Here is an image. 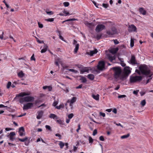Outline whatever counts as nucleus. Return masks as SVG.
I'll return each instance as SVG.
<instances>
[{
    "label": "nucleus",
    "instance_id": "20e7f679",
    "mask_svg": "<svg viewBox=\"0 0 153 153\" xmlns=\"http://www.w3.org/2000/svg\"><path fill=\"white\" fill-rule=\"evenodd\" d=\"M132 69L128 66H126L124 68L123 73V76L122 77V78H124L126 79L128 75L131 73Z\"/></svg>",
    "mask_w": 153,
    "mask_h": 153
},
{
    "label": "nucleus",
    "instance_id": "c756f323",
    "mask_svg": "<svg viewBox=\"0 0 153 153\" xmlns=\"http://www.w3.org/2000/svg\"><path fill=\"white\" fill-rule=\"evenodd\" d=\"M129 136L130 134H128L126 135H125L121 136L120 138L121 139H124L128 137Z\"/></svg>",
    "mask_w": 153,
    "mask_h": 153
},
{
    "label": "nucleus",
    "instance_id": "423d86ee",
    "mask_svg": "<svg viewBox=\"0 0 153 153\" xmlns=\"http://www.w3.org/2000/svg\"><path fill=\"white\" fill-rule=\"evenodd\" d=\"M105 26L103 24H99L97 26L95 30L97 32H99L102 30L105 29Z\"/></svg>",
    "mask_w": 153,
    "mask_h": 153
},
{
    "label": "nucleus",
    "instance_id": "a211bd4d",
    "mask_svg": "<svg viewBox=\"0 0 153 153\" xmlns=\"http://www.w3.org/2000/svg\"><path fill=\"white\" fill-rule=\"evenodd\" d=\"M131 63L132 64H135L136 63L135 58L134 56H132L130 60Z\"/></svg>",
    "mask_w": 153,
    "mask_h": 153
},
{
    "label": "nucleus",
    "instance_id": "a18cd8bd",
    "mask_svg": "<svg viewBox=\"0 0 153 153\" xmlns=\"http://www.w3.org/2000/svg\"><path fill=\"white\" fill-rule=\"evenodd\" d=\"M139 91V90H134L133 92V93L135 95H137Z\"/></svg>",
    "mask_w": 153,
    "mask_h": 153
},
{
    "label": "nucleus",
    "instance_id": "a19ab883",
    "mask_svg": "<svg viewBox=\"0 0 153 153\" xmlns=\"http://www.w3.org/2000/svg\"><path fill=\"white\" fill-rule=\"evenodd\" d=\"M63 4L65 7H67L69 5V3L68 2H65L63 3Z\"/></svg>",
    "mask_w": 153,
    "mask_h": 153
},
{
    "label": "nucleus",
    "instance_id": "dca6fc26",
    "mask_svg": "<svg viewBox=\"0 0 153 153\" xmlns=\"http://www.w3.org/2000/svg\"><path fill=\"white\" fill-rule=\"evenodd\" d=\"M111 30L112 31V33H110V31L107 32V33L110 36H111L117 33V30L115 28H113Z\"/></svg>",
    "mask_w": 153,
    "mask_h": 153
},
{
    "label": "nucleus",
    "instance_id": "4c0bfd02",
    "mask_svg": "<svg viewBox=\"0 0 153 153\" xmlns=\"http://www.w3.org/2000/svg\"><path fill=\"white\" fill-rule=\"evenodd\" d=\"M68 70L70 71H71L72 72H73L75 74H76L78 72V71H77L74 70V69H68Z\"/></svg>",
    "mask_w": 153,
    "mask_h": 153
},
{
    "label": "nucleus",
    "instance_id": "79ce46f5",
    "mask_svg": "<svg viewBox=\"0 0 153 153\" xmlns=\"http://www.w3.org/2000/svg\"><path fill=\"white\" fill-rule=\"evenodd\" d=\"M100 115L102 116L103 117H105V113L100 112L99 113Z\"/></svg>",
    "mask_w": 153,
    "mask_h": 153
},
{
    "label": "nucleus",
    "instance_id": "13d9d810",
    "mask_svg": "<svg viewBox=\"0 0 153 153\" xmlns=\"http://www.w3.org/2000/svg\"><path fill=\"white\" fill-rule=\"evenodd\" d=\"M48 90L49 91H51L52 89V87L50 86H48Z\"/></svg>",
    "mask_w": 153,
    "mask_h": 153
},
{
    "label": "nucleus",
    "instance_id": "1a4fd4ad",
    "mask_svg": "<svg viewBox=\"0 0 153 153\" xmlns=\"http://www.w3.org/2000/svg\"><path fill=\"white\" fill-rule=\"evenodd\" d=\"M76 97H73L71 100H68L67 101V102L69 103V105L70 106H72L73 104L76 102Z\"/></svg>",
    "mask_w": 153,
    "mask_h": 153
},
{
    "label": "nucleus",
    "instance_id": "473e14b6",
    "mask_svg": "<svg viewBox=\"0 0 153 153\" xmlns=\"http://www.w3.org/2000/svg\"><path fill=\"white\" fill-rule=\"evenodd\" d=\"M63 13H64V14L65 15L64 16H67L68 15H71V14H70L68 12V11H67L65 10H64L63 11Z\"/></svg>",
    "mask_w": 153,
    "mask_h": 153
},
{
    "label": "nucleus",
    "instance_id": "2eb2a0df",
    "mask_svg": "<svg viewBox=\"0 0 153 153\" xmlns=\"http://www.w3.org/2000/svg\"><path fill=\"white\" fill-rule=\"evenodd\" d=\"M118 48H111L109 49V52L112 54H114L117 52L118 50Z\"/></svg>",
    "mask_w": 153,
    "mask_h": 153
},
{
    "label": "nucleus",
    "instance_id": "de8ad7c7",
    "mask_svg": "<svg viewBox=\"0 0 153 153\" xmlns=\"http://www.w3.org/2000/svg\"><path fill=\"white\" fill-rule=\"evenodd\" d=\"M109 6V5L108 4H102V6L105 8H107Z\"/></svg>",
    "mask_w": 153,
    "mask_h": 153
},
{
    "label": "nucleus",
    "instance_id": "a878e982",
    "mask_svg": "<svg viewBox=\"0 0 153 153\" xmlns=\"http://www.w3.org/2000/svg\"><path fill=\"white\" fill-rule=\"evenodd\" d=\"M18 75L20 77H23L25 76V74L22 71H20L18 73Z\"/></svg>",
    "mask_w": 153,
    "mask_h": 153
},
{
    "label": "nucleus",
    "instance_id": "9d476101",
    "mask_svg": "<svg viewBox=\"0 0 153 153\" xmlns=\"http://www.w3.org/2000/svg\"><path fill=\"white\" fill-rule=\"evenodd\" d=\"M105 67V63L103 61L100 62L97 65V68L98 70H102Z\"/></svg>",
    "mask_w": 153,
    "mask_h": 153
},
{
    "label": "nucleus",
    "instance_id": "49530a36",
    "mask_svg": "<svg viewBox=\"0 0 153 153\" xmlns=\"http://www.w3.org/2000/svg\"><path fill=\"white\" fill-rule=\"evenodd\" d=\"M30 60H34V61H35V60L36 59H35V58L34 57V54H33V55H32V56L31 57Z\"/></svg>",
    "mask_w": 153,
    "mask_h": 153
},
{
    "label": "nucleus",
    "instance_id": "39448f33",
    "mask_svg": "<svg viewBox=\"0 0 153 153\" xmlns=\"http://www.w3.org/2000/svg\"><path fill=\"white\" fill-rule=\"evenodd\" d=\"M142 79L141 76H131L130 77V82L131 83H134L141 80Z\"/></svg>",
    "mask_w": 153,
    "mask_h": 153
},
{
    "label": "nucleus",
    "instance_id": "ddd939ff",
    "mask_svg": "<svg viewBox=\"0 0 153 153\" xmlns=\"http://www.w3.org/2000/svg\"><path fill=\"white\" fill-rule=\"evenodd\" d=\"M106 58L108 59L111 62L115 59V56H112L111 54H108L106 55Z\"/></svg>",
    "mask_w": 153,
    "mask_h": 153
},
{
    "label": "nucleus",
    "instance_id": "393cba45",
    "mask_svg": "<svg viewBox=\"0 0 153 153\" xmlns=\"http://www.w3.org/2000/svg\"><path fill=\"white\" fill-rule=\"evenodd\" d=\"M28 139V137H25L23 139L18 138L19 140L22 142H25L27 141Z\"/></svg>",
    "mask_w": 153,
    "mask_h": 153
},
{
    "label": "nucleus",
    "instance_id": "5fc2aeb1",
    "mask_svg": "<svg viewBox=\"0 0 153 153\" xmlns=\"http://www.w3.org/2000/svg\"><path fill=\"white\" fill-rule=\"evenodd\" d=\"M55 136L59 137L60 139H61V135L57 133L55 134Z\"/></svg>",
    "mask_w": 153,
    "mask_h": 153
},
{
    "label": "nucleus",
    "instance_id": "412c9836",
    "mask_svg": "<svg viewBox=\"0 0 153 153\" xmlns=\"http://www.w3.org/2000/svg\"><path fill=\"white\" fill-rule=\"evenodd\" d=\"M43 114L42 111H41L38 112V115L37 116L36 118L37 119H39L42 117Z\"/></svg>",
    "mask_w": 153,
    "mask_h": 153
},
{
    "label": "nucleus",
    "instance_id": "7ed1b4c3",
    "mask_svg": "<svg viewBox=\"0 0 153 153\" xmlns=\"http://www.w3.org/2000/svg\"><path fill=\"white\" fill-rule=\"evenodd\" d=\"M114 71V76L115 78L118 80L121 79L124 80V78H122V77L123 76V73H122V71L120 67H115L113 68Z\"/></svg>",
    "mask_w": 153,
    "mask_h": 153
},
{
    "label": "nucleus",
    "instance_id": "bf43d9fd",
    "mask_svg": "<svg viewBox=\"0 0 153 153\" xmlns=\"http://www.w3.org/2000/svg\"><path fill=\"white\" fill-rule=\"evenodd\" d=\"M114 41L115 44L117 45L119 43V42L117 40H114Z\"/></svg>",
    "mask_w": 153,
    "mask_h": 153
},
{
    "label": "nucleus",
    "instance_id": "680f3d73",
    "mask_svg": "<svg viewBox=\"0 0 153 153\" xmlns=\"http://www.w3.org/2000/svg\"><path fill=\"white\" fill-rule=\"evenodd\" d=\"M82 85L81 84L80 85L76 87V89H79V88H81L82 87Z\"/></svg>",
    "mask_w": 153,
    "mask_h": 153
},
{
    "label": "nucleus",
    "instance_id": "aec40b11",
    "mask_svg": "<svg viewBox=\"0 0 153 153\" xmlns=\"http://www.w3.org/2000/svg\"><path fill=\"white\" fill-rule=\"evenodd\" d=\"M139 11L140 13L143 15H145L146 14V11L142 7L139 8Z\"/></svg>",
    "mask_w": 153,
    "mask_h": 153
},
{
    "label": "nucleus",
    "instance_id": "7c9ffc66",
    "mask_svg": "<svg viewBox=\"0 0 153 153\" xmlns=\"http://www.w3.org/2000/svg\"><path fill=\"white\" fill-rule=\"evenodd\" d=\"M57 122L60 125H63L64 124V121L61 120H56Z\"/></svg>",
    "mask_w": 153,
    "mask_h": 153
},
{
    "label": "nucleus",
    "instance_id": "052dcab7",
    "mask_svg": "<svg viewBox=\"0 0 153 153\" xmlns=\"http://www.w3.org/2000/svg\"><path fill=\"white\" fill-rule=\"evenodd\" d=\"M120 64L123 67H124L126 66V64L124 63L123 62H121L120 63Z\"/></svg>",
    "mask_w": 153,
    "mask_h": 153
},
{
    "label": "nucleus",
    "instance_id": "0e129e2a",
    "mask_svg": "<svg viewBox=\"0 0 153 153\" xmlns=\"http://www.w3.org/2000/svg\"><path fill=\"white\" fill-rule=\"evenodd\" d=\"M26 114V113H24L23 114H21L20 115L18 116H17V117H22L23 116L25 115Z\"/></svg>",
    "mask_w": 153,
    "mask_h": 153
},
{
    "label": "nucleus",
    "instance_id": "6e6d98bb",
    "mask_svg": "<svg viewBox=\"0 0 153 153\" xmlns=\"http://www.w3.org/2000/svg\"><path fill=\"white\" fill-rule=\"evenodd\" d=\"M5 130L6 131H10V130H13V128H5Z\"/></svg>",
    "mask_w": 153,
    "mask_h": 153
},
{
    "label": "nucleus",
    "instance_id": "c9c22d12",
    "mask_svg": "<svg viewBox=\"0 0 153 153\" xmlns=\"http://www.w3.org/2000/svg\"><path fill=\"white\" fill-rule=\"evenodd\" d=\"M140 104L142 106H144L146 104V101L145 100H142Z\"/></svg>",
    "mask_w": 153,
    "mask_h": 153
},
{
    "label": "nucleus",
    "instance_id": "864d4df0",
    "mask_svg": "<svg viewBox=\"0 0 153 153\" xmlns=\"http://www.w3.org/2000/svg\"><path fill=\"white\" fill-rule=\"evenodd\" d=\"M100 140L102 141H104L105 140L103 137L102 136L100 137Z\"/></svg>",
    "mask_w": 153,
    "mask_h": 153
},
{
    "label": "nucleus",
    "instance_id": "774afa93",
    "mask_svg": "<svg viewBox=\"0 0 153 153\" xmlns=\"http://www.w3.org/2000/svg\"><path fill=\"white\" fill-rule=\"evenodd\" d=\"M3 34L4 33L2 32V34L1 36H0V39H2L3 38Z\"/></svg>",
    "mask_w": 153,
    "mask_h": 153
},
{
    "label": "nucleus",
    "instance_id": "5701e85b",
    "mask_svg": "<svg viewBox=\"0 0 153 153\" xmlns=\"http://www.w3.org/2000/svg\"><path fill=\"white\" fill-rule=\"evenodd\" d=\"M92 97L95 100H99V95L97 94L95 95L94 94H92Z\"/></svg>",
    "mask_w": 153,
    "mask_h": 153
},
{
    "label": "nucleus",
    "instance_id": "f8f14e48",
    "mask_svg": "<svg viewBox=\"0 0 153 153\" xmlns=\"http://www.w3.org/2000/svg\"><path fill=\"white\" fill-rule=\"evenodd\" d=\"M97 49H95L93 51H90V52H86L85 54L90 55L91 56H92L94 54L97 53Z\"/></svg>",
    "mask_w": 153,
    "mask_h": 153
},
{
    "label": "nucleus",
    "instance_id": "4d7b16f0",
    "mask_svg": "<svg viewBox=\"0 0 153 153\" xmlns=\"http://www.w3.org/2000/svg\"><path fill=\"white\" fill-rule=\"evenodd\" d=\"M81 128H80V125L79 124L78 125V128H77V129L76 130V131L77 132H79V130H80Z\"/></svg>",
    "mask_w": 153,
    "mask_h": 153
},
{
    "label": "nucleus",
    "instance_id": "2f4dec72",
    "mask_svg": "<svg viewBox=\"0 0 153 153\" xmlns=\"http://www.w3.org/2000/svg\"><path fill=\"white\" fill-rule=\"evenodd\" d=\"M79 47V45L78 44H77L76 45L75 48L74 50V52L75 53H76L77 52V51L78 50Z\"/></svg>",
    "mask_w": 153,
    "mask_h": 153
},
{
    "label": "nucleus",
    "instance_id": "c85d7f7f",
    "mask_svg": "<svg viewBox=\"0 0 153 153\" xmlns=\"http://www.w3.org/2000/svg\"><path fill=\"white\" fill-rule=\"evenodd\" d=\"M64 107V105L63 104H60L58 106H56L55 108L58 109H60L61 108H63Z\"/></svg>",
    "mask_w": 153,
    "mask_h": 153
},
{
    "label": "nucleus",
    "instance_id": "69168bd1",
    "mask_svg": "<svg viewBox=\"0 0 153 153\" xmlns=\"http://www.w3.org/2000/svg\"><path fill=\"white\" fill-rule=\"evenodd\" d=\"M115 123L116 124V125H117V126H120L122 128L123 127V126L120 123Z\"/></svg>",
    "mask_w": 153,
    "mask_h": 153
},
{
    "label": "nucleus",
    "instance_id": "8fccbe9b",
    "mask_svg": "<svg viewBox=\"0 0 153 153\" xmlns=\"http://www.w3.org/2000/svg\"><path fill=\"white\" fill-rule=\"evenodd\" d=\"M126 95H119L118 96V98H124V97H126Z\"/></svg>",
    "mask_w": 153,
    "mask_h": 153
},
{
    "label": "nucleus",
    "instance_id": "f03ea898",
    "mask_svg": "<svg viewBox=\"0 0 153 153\" xmlns=\"http://www.w3.org/2000/svg\"><path fill=\"white\" fill-rule=\"evenodd\" d=\"M139 69L142 74L146 75H148L149 77H151L152 75V73L151 72L149 68L146 65H140L139 67Z\"/></svg>",
    "mask_w": 153,
    "mask_h": 153
},
{
    "label": "nucleus",
    "instance_id": "f704fd0d",
    "mask_svg": "<svg viewBox=\"0 0 153 153\" xmlns=\"http://www.w3.org/2000/svg\"><path fill=\"white\" fill-rule=\"evenodd\" d=\"M130 45L131 47H132L134 45V40L132 38L131 39Z\"/></svg>",
    "mask_w": 153,
    "mask_h": 153
},
{
    "label": "nucleus",
    "instance_id": "cd10ccee",
    "mask_svg": "<svg viewBox=\"0 0 153 153\" xmlns=\"http://www.w3.org/2000/svg\"><path fill=\"white\" fill-rule=\"evenodd\" d=\"M59 145L60 146L61 149H62L65 146V144L62 142L60 141H59Z\"/></svg>",
    "mask_w": 153,
    "mask_h": 153
},
{
    "label": "nucleus",
    "instance_id": "bb28decb",
    "mask_svg": "<svg viewBox=\"0 0 153 153\" xmlns=\"http://www.w3.org/2000/svg\"><path fill=\"white\" fill-rule=\"evenodd\" d=\"M88 78L91 80L94 79V76L92 74H89L88 75Z\"/></svg>",
    "mask_w": 153,
    "mask_h": 153
},
{
    "label": "nucleus",
    "instance_id": "58836bf2",
    "mask_svg": "<svg viewBox=\"0 0 153 153\" xmlns=\"http://www.w3.org/2000/svg\"><path fill=\"white\" fill-rule=\"evenodd\" d=\"M74 116V114L73 113L69 114L68 115V117L69 119H71Z\"/></svg>",
    "mask_w": 153,
    "mask_h": 153
},
{
    "label": "nucleus",
    "instance_id": "3c124183",
    "mask_svg": "<svg viewBox=\"0 0 153 153\" xmlns=\"http://www.w3.org/2000/svg\"><path fill=\"white\" fill-rule=\"evenodd\" d=\"M39 27V28H42L43 27V25L42 24L40 23L39 22H38Z\"/></svg>",
    "mask_w": 153,
    "mask_h": 153
},
{
    "label": "nucleus",
    "instance_id": "c03bdc74",
    "mask_svg": "<svg viewBox=\"0 0 153 153\" xmlns=\"http://www.w3.org/2000/svg\"><path fill=\"white\" fill-rule=\"evenodd\" d=\"M89 143H92L93 141V139L91 137H89Z\"/></svg>",
    "mask_w": 153,
    "mask_h": 153
},
{
    "label": "nucleus",
    "instance_id": "6e6552de",
    "mask_svg": "<svg viewBox=\"0 0 153 153\" xmlns=\"http://www.w3.org/2000/svg\"><path fill=\"white\" fill-rule=\"evenodd\" d=\"M33 104L32 103H28L24 105L23 107V110H27L33 107Z\"/></svg>",
    "mask_w": 153,
    "mask_h": 153
},
{
    "label": "nucleus",
    "instance_id": "37998d69",
    "mask_svg": "<svg viewBox=\"0 0 153 153\" xmlns=\"http://www.w3.org/2000/svg\"><path fill=\"white\" fill-rule=\"evenodd\" d=\"M58 104V102L57 101H54L53 104H52V105L54 107L56 106V105H57Z\"/></svg>",
    "mask_w": 153,
    "mask_h": 153
},
{
    "label": "nucleus",
    "instance_id": "4be33fe9",
    "mask_svg": "<svg viewBox=\"0 0 153 153\" xmlns=\"http://www.w3.org/2000/svg\"><path fill=\"white\" fill-rule=\"evenodd\" d=\"M48 48V47L46 45H45L43 48L42 49L41 51V53H44L47 50Z\"/></svg>",
    "mask_w": 153,
    "mask_h": 153
},
{
    "label": "nucleus",
    "instance_id": "e433bc0d",
    "mask_svg": "<svg viewBox=\"0 0 153 153\" xmlns=\"http://www.w3.org/2000/svg\"><path fill=\"white\" fill-rule=\"evenodd\" d=\"M45 12L47 14L49 15H52L54 14V12L52 11H48L46 10Z\"/></svg>",
    "mask_w": 153,
    "mask_h": 153
},
{
    "label": "nucleus",
    "instance_id": "338daca9",
    "mask_svg": "<svg viewBox=\"0 0 153 153\" xmlns=\"http://www.w3.org/2000/svg\"><path fill=\"white\" fill-rule=\"evenodd\" d=\"M113 112L114 113L116 114L117 113V110L116 108H114L113 110Z\"/></svg>",
    "mask_w": 153,
    "mask_h": 153
},
{
    "label": "nucleus",
    "instance_id": "e2e57ef3",
    "mask_svg": "<svg viewBox=\"0 0 153 153\" xmlns=\"http://www.w3.org/2000/svg\"><path fill=\"white\" fill-rule=\"evenodd\" d=\"M82 81L83 82H86V79L85 78H83L82 79Z\"/></svg>",
    "mask_w": 153,
    "mask_h": 153
},
{
    "label": "nucleus",
    "instance_id": "ea45409f",
    "mask_svg": "<svg viewBox=\"0 0 153 153\" xmlns=\"http://www.w3.org/2000/svg\"><path fill=\"white\" fill-rule=\"evenodd\" d=\"M11 82H9L7 85V88H9L11 86Z\"/></svg>",
    "mask_w": 153,
    "mask_h": 153
},
{
    "label": "nucleus",
    "instance_id": "f257e3e1",
    "mask_svg": "<svg viewBox=\"0 0 153 153\" xmlns=\"http://www.w3.org/2000/svg\"><path fill=\"white\" fill-rule=\"evenodd\" d=\"M31 94V92L29 91L21 92L17 95L18 97H22L20 99L19 101L21 103L24 102H32L34 100L33 97L29 96Z\"/></svg>",
    "mask_w": 153,
    "mask_h": 153
},
{
    "label": "nucleus",
    "instance_id": "b1692460",
    "mask_svg": "<svg viewBox=\"0 0 153 153\" xmlns=\"http://www.w3.org/2000/svg\"><path fill=\"white\" fill-rule=\"evenodd\" d=\"M49 117L51 118H53V119H58V117L57 116L53 114H50L49 116Z\"/></svg>",
    "mask_w": 153,
    "mask_h": 153
},
{
    "label": "nucleus",
    "instance_id": "f3484780",
    "mask_svg": "<svg viewBox=\"0 0 153 153\" xmlns=\"http://www.w3.org/2000/svg\"><path fill=\"white\" fill-rule=\"evenodd\" d=\"M89 71V68L87 67H85L80 70V72L81 74H83L84 72H88Z\"/></svg>",
    "mask_w": 153,
    "mask_h": 153
},
{
    "label": "nucleus",
    "instance_id": "72a5a7b5",
    "mask_svg": "<svg viewBox=\"0 0 153 153\" xmlns=\"http://www.w3.org/2000/svg\"><path fill=\"white\" fill-rule=\"evenodd\" d=\"M45 21L48 22H53L54 20V19L53 18H49L48 19H45Z\"/></svg>",
    "mask_w": 153,
    "mask_h": 153
},
{
    "label": "nucleus",
    "instance_id": "09e8293b",
    "mask_svg": "<svg viewBox=\"0 0 153 153\" xmlns=\"http://www.w3.org/2000/svg\"><path fill=\"white\" fill-rule=\"evenodd\" d=\"M97 133V129H95L93 132V135L94 136H95Z\"/></svg>",
    "mask_w": 153,
    "mask_h": 153
},
{
    "label": "nucleus",
    "instance_id": "9b49d317",
    "mask_svg": "<svg viewBox=\"0 0 153 153\" xmlns=\"http://www.w3.org/2000/svg\"><path fill=\"white\" fill-rule=\"evenodd\" d=\"M19 135L21 136L25 135V133L24 128L23 127L20 128L19 129Z\"/></svg>",
    "mask_w": 153,
    "mask_h": 153
},
{
    "label": "nucleus",
    "instance_id": "4468645a",
    "mask_svg": "<svg viewBox=\"0 0 153 153\" xmlns=\"http://www.w3.org/2000/svg\"><path fill=\"white\" fill-rule=\"evenodd\" d=\"M16 135L15 133L14 132H11L9 135L10 140L13 141L14 139V136Z\"/></svg>",
    "mask_w": 153,
    "mask_h": 153
},
{
    "label": "nucleus",
    "instance_id": "603ef678",
    "mask_svg": "<svg viewBox=\"0 0 153 153\" xmlns=\"http://www.w3.org/2000/svg\"><path fill=\"white\" fill-rule=\"evenodd\" d=\"M45 127L47 129H48V130H50L51 131V128L50 126H49L48 125H46L45 126Z\"/></svg>",
    "mask_w": 153,
    "mask_h": 153
},
{
    "label": "nucleus",
    "instance_id": "0eeeda50",
    "mask_svg": "<svg viewBox=\"0 0 153 153\" xmlns=\"http://www.w3.org/2000/svg\"><path fill=\"white\" fill-rule=\"evenodd\" d=\"M137 27L134 25L132 24L129 26L128 31L130 32H137Z\"/></svg>",
    "mask_w": 153,
    "mask_h": 153
},
{
    "label": "nucleus",
    "instance_id": "6ab92c4d",
    "mask_svg": "<svg viewBox=\"0 0 153 153\" xmlns=\"http://www.w3.org/2000/svg\"><path fill=\"white\" fill-rule=\"evenodd\" d=\"M84 23L87 27L90 28H91L94 26V24H93L89 23L87 21H85Z\"/></svg>",
    "mask_w": 153,
    "mask_h": 153
}]
</instances>
